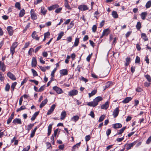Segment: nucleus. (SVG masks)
I'll return each instance as SVG.
<instances>
[{
    "label": "nucleus",
    "mask_w": 151,
    "mask_h": 151,
    "mask_svg": "<svg viewBox=\"0 0 151 151\" xmlns=\"http://www.w3.org/2000/svg\"><path fill=\"white\" fill-rule=\"evenodd\" d=\"M102 100L103 98L102 97L98 96L94 99L93 101L88 103L87 105L89 106L95 107L98 105V103Z\"/></svg>",
    "instance_id": "f257e3e1"
},
{
    "label": "nucleus",
    "mask_w": 151,
    "mask_h": 151,
    "mask_svg": "<svg viewBox=\"0 0 151 151\" xmlns=\"http://www.w3.org/2000/svg\"><path fill=\"white\" fill-rule=\"evenodd\" d=\"M30 15L31 18L32 20H36L37 18V15L34 9H31L30 11Z\"/></svg>",
    "instance_id": "f03ea898"
},
{
    "label": "nucleus",
    "mask_w": 151,
    "mask_h": 151,
    "mask_svg": "<svg viewBox=\"0 0 151 151\" xmlns=\"http://www.w3.org/2000/svg\"><path fill=\"white\" fill-rule=\"evenodd\" d=\"M78 91L76 89H73L68 92V95L71 96H76L78 94Z\"/></svg>",
    "instance_id": "7ed1b4c3"
},
{
    "label": "nucleus",
    "mask_w": 151,
    "mask_h": 151,
    "mask_svg": "<svg viewBox=\"0 0 151 151\" xmlns=\"http://www.w3.org/2000/svg\"><path fill=\"white\" fill-rule=\"evenodd\" d=\"M52 89L57 93L58 94H61L63 93V91L62 90L61 88L57 86H55L53 87Z\"/></svg>",
    "instance_id": "20e7f679"
},
{
    "label": "nucleus",
    "mask_w": 151,
    "mask_h": 151,
    "mask_svg": "<svg viewBox=\"0 0 151 151\" xmlns=\"http://www.w3.org/2000/svg\"><path fill=\"white\" fill-rule=\"evenodd\" d=\"M119 112V107H116L114 109L112 114L114 118H116L118 116Z\"/></svg>",
    "instance_id": "39448f33"
},
{
    "label": "nucleus",
    "mask_w": 151,
    "mask_h": 151,
    "mask_svg": "<svg viewBox=\"0 0 151 151\" xmlns=\"http://www.w3.org/2000/svg\"><path fill=\"white\" fill-rule=\"evenodd\" d=\"M7 76L12 80H16L17 79L15 76L11 72H8L7 74Z\"/></svg>",
    "instance_id": "423d86ee"
},
{
    "label": "nucleus",
    "mask_w": 151,
    "mask_h": 151,
    "mask_svg": "<svg viewBox=\"0 0 151 151\" xmlns=\"http://www.w3.org/2000/svg\"><path fill=\"white\" fill-rule=\"evenodd\" d=\"M6 29L9 35L10 36H12L14 33V30L13 27L11 26H9L7 27Z\"/></svg>",
    "instance_id": "0eeeda50"
},
{
    "label": "nucleus",
    "mask_w": 151,
    "mask_h": 151,
    "mask_svg": "<svg viewBox=\"0 0 151 151\" xmlns=\"http://www.w3.org/2000/svg\"><path fill=\"white\" fill-rule=\"evenodd\" d=\"M78 9L80 10L84 11L88 10V7L86 5H81L78 6Z\"/></svg>",
    "instance_id": "6e6552de"
},
{
    "label": "nucleus",
    "mask_w": 151,
    "mask_h": 151,
    "mask_svg": "<svg viewBox=\"0 0 151 151\" xmlns=\"http://www.w3.org/2000/svg\"><path fill=\"white\" fill-rule=\"evenodd\" d=\"M55 104L52 105L50 109L48 110L47 114V115H50L53 111L55 108Z\"/></svg>",
    "instance_id": "1a4fd4ad"
},
{
    "label": "nucleus",
    "mask_w": 151,
    "mask_h": 151,
    "mask_svg": "<svg viewBox=\"0 0 151 151\" xmlns=\"http://www.w3.org/2000/svg\"><path fill=\"white\" fill-rule=\"evenodd\" d=\"M31 36L32 38L38 41L39 40L40 37L36 34V32L35 31H34L33 32Z\"/></svg>",
    "instance_id": "9d476101"
},
{
    "label": "nucleus",
    "mask_w": 151,
    "mask_h": 151,
    "mask_svg": "<svg viewBox=\"0 0 151 151\" xmlns=\"http://www.w3.org/2000/svg\"><path fill=\"white\" fill-rule=\"evenodd\" d=\"M47 12V10L45 8V7L42 6L40 9V13L41 15L45 16Z\"/></svg>",
    "instance_id": "9b49d317"
},
{
    "label": "nucleus",
    "mask_w": 151,
    "mask_h": 151,
    "mask_svg": "<svg viewBox=\"0 0 151 151\" xmlns=\"http://www.w3.org/2000/svg\"><path fill=\"white\" fill-rule=\"evenodd\" d=\"M136 141H134L132 143L127 144L126 145V149L127 150H128L131 149L132 147L136 144Z\"/></svg>",
    "instance_id": "f8f14e48"
},
{
    "label": "nucleus",
    "mask_w": 151,
    "mask_h": 151,
    "mask_svg": "<svg viewBox=\"0 0 151 151\" xmlns=\"http://www.w3.org/2000/svg\"><path fill=\"white\" fill-rule=\"evenodd\" d=\"M37 64V59L33 57L32 59L31 65L32 67H35Z\"/></svg>",
    "instance_id": "ddd939ff"
},
{
    "label": "nucleus",
    "mask_w": 151,
    "mask_h": 151,
    "mask_svg": "<svg viewBox=\"0 0 151 151\" xmlns=\"http://www.w3.org/2000/svg\"><path fill=\"white\" fill-rule=\"evenodd\" d=\"M12 123L15 124H21L22 123L21 119L18 118L14 119Z\"/></svg>",
    "instance_id": "4468645a"
},
{
    "label": "nucleus",
    "mask_w": 151,
    "mask_h": 151,
    "mask_svg": "<svg viewBox=\"0 0 151 151\" xmlns=\"http://www.w3.org/2000/svg\"><path fill=\"white\" fill-rule=\"evenodd\" d=\"M59 6L58 4H54L48 7L47 8L48 10L51 11L58 8Z\"/></svg>",
    "instance_id": "2eb2a0df"
},
{
    "label": "nucleus",
    "mask_w": 151,
    "mask_h": 151,
    "mask_svg": "<svg viewBox=\"0 0 151 151\" xmlns=\"http://www.w3.org/2000/svg\"><path fill=\"white\" fill-rule=\"evenodd\" d=\"M14 112H13L11 114L9 117L8 118L7 121V124H9L11 122L12 119L14 118Z\"/></svg>",
    "instance_id": "dca6fc26"
},
{
    "label": "nucleus",
    "mask_w": 151,
    "mask_h": 151,
    "mask_svg": "<svg viewBox=\"0 0 151 151\" xmlns=\"http://www.w3.org/2000/svg\"><path fill=\"white\" fill-rule=\"evenodd\" d=\"M109 107V102L107 101L105 103L102 105L101 106V108L102 109H107Z\"/></svg>",
    "instance_id": "f3484780"
},
{
    "label": "nucleus",
    "mask_w": 151,
    "mask_h": 151,
    "mask_svg": "<svg viewBox=\"0 0 151 151\" xmlns=\"http://www.w3.org/2000/svg\"><path fill=\"white\" fill-rule=\"evenodd\" d=\"M0 68L3 72H4L5 71L6 66L4 62H2L1 61H0Z\"/></svg>",
    "instance_id": "a211bd4d"
},
{
    "label": "nucleus",
    "mask_w": 151,
    "mask_h": 151,
    "mask_svg": "<svg viewBox=\"0 0 151 151\" xmlns=\"http://www.w3.org/2000/svg\"><path fill=\"white\" fill-rule=\"evenodd\" d=\"M112 127L114 129L120 128L122 127V125L120 123H116L112 124Z\"/></svg>",
    "instance_id": "6ab92c4d"
},
{
    "label": "nucleus",
    "mask_w": 151,
    "mask_h": 151,
    "mask_svg": "<svg viewBox=\"0 0 151 151\" xmlns=\"http://www.w3.org/2000/svg\"><path fill=\"white\" fill-rule=\"evenodd\" d=\"M60 73L63 76L67 75L68 74V71L66 69H63L60 70Z\"/></svg>",
    "instance_id": "aec40b11"
},
{
    "label": "nucleus",
    "mask_w": 151,
    "mask_h": 151,
    "mask_svg": "<svg viewBox=\"0 0 151 151\" xmlns=\"http://www.w3.org/2000/svg\"><path fill=\"white\" fill-rule=\"evenodd\" d=\"M65 3L64 5L65 7L67 9L69 10H71L72 8L70 7V6L69 5L68 1V0H65Z\"/></svg>",
    "instance_id": "412c9836"
},
{
    "label": "nucleus",
    "mask_w": 151,
    "mask_h": 151,
    "mask_svg": "<svg viewBox=\"0 0 151 151\" xmlns=\"http://www.w3.org/2000/svg\"><path fill=\"white\" fill-rule=\"evenodd\" d=\"M132 99V98L130 97H128L126 98L122 101V102L124 104H126L128 103L129 101Z\"/></svg>",
    "instance_id": "4be33fe9"
},
{
    "label": "nucleus",
    "mask_w": 151,
    "mask_h": 151,
    "mask_svg": "<svg viewBox=\"0 0 151 151\" xmlns=\"http://www.w3.org/2000/svg\"><path fill=\"white\" fill-rule=\"evenodd\" d=\"M126 63H125V65L126 66H128L131 61V58L127 57L125 59Z\"/></svg>",
    "instance_id": "5701e85b"
},
{
    "label": "nucleus",
    "mask_w": 151,
    "mask_h": 151,
    "mask_svg": "<svg viewBox=\"0 0 151 151\" xmlns=\"http://www.w3.org/2000/svg\"><path fill=\"white\" fill-rule=\"evenodd\" d=\"M47 99H45L41 102L40 105V107L41 108L43 107L47 103Z\"/></svg>",
    "instance_id": "b1692460"
},
{
    "label": "nucleus",
    "mask_w": 151,
    "mask_h": 151,
    "mask_svg": "<svg viewBox=\"0 0 151 151\" xmlns=\"http://www.w3.org/2000/svg\"><path fill=\"white\" fill-rule=\"evenodd\" d=\"M79 42V38H76L74 44L72 46V47L73 48L74 47H77L78 46Z\"/></svg>",
    "instance_id": "393cba45"
},
{
    "label": "nucleus",
    "mask_w": 151,
    "mask_h": 151,
    "mask_svg": "<svg viewBox=\"0 0 151 151\" xmlns=\"http://www.w3.org/2000/svg\"><path fill=\"white\" fill-rule=\"evenodd\" d=\"M53 125V124H50L49 125L48 127V129H47V135L48 136H49L51 133L52 127Z\"/></svg>",
    "instance_id": "a878e982"
},
{
    "label": "nucleus",
    "mask_w": 151,
    "mask_h": 151,
    "mask_svg": "<svg viewBox=\"0 0 151 151\" xmlns=\"http://www.w3.org/2000/svg\"><path fill=\"white\" fill-rule=\"evenodd\" d=\"M39 113H40L39 111L36 112L34 114L33 116L31 117V120L32 121H34L36 118V117H37V116L38 115Z\"/></svg>",
    "instance_id": "bb28decb"
},
{
    "label": "nucleus",
    "mask_w": 151,
    "mask_h": 151,
    "mask_svg": "<svg viewBox=\"0 0 151 151\" xmlns=\"http://www.w3.org/2000/svg\"><path fill=\"white\" fill-rule=\"evenodd\" d=\"M126 127H123L122 129L119 130V131L117 132V133L114 136H115L117 134L120 135L121 134L124 132V131L126 129Z\"/></svg>",
    "instance_id": "cd10ccee"
},
{
    "label": "nucleus",
    "mask_w": 151,
    "mask_h": 151,
    "mask_svg": "<svg viewBox=\"0 0 151 151\" xmlns=\"http://www.w3.org/2000/svg\"><path fill=\"white\" fill-rule=\"evenodd\" d=\"M147 15V12H142L140 15L141 18L143 20H144L145 19Z\"/></svg>",
    "instance_id": "c85d7f7f"
},
{
    "label": "nucleus",
    "mask_w": 151,
    "mask_h": 151,
    "mask_svg": "<svg viewBox=\"0 0 151 151\" xmlns=\"http://www.w3.org/2000/svg\"><path fill=\"white\" fill-rule=\"evenodd\" d=\"M110 32L109 29L108 28L104 29L103 30L102 33L103 35L107 36Z\"/></svg>",
    "instance_id": "c756f323"
},
{
    "label": "nucleus",
    "mask_w": 151,
    "mask_h": 151,
    "mask_svg": "<svg viewBox=\"0 0 151 151\" xmlns=\"http://www.w3.org/2000/svg\"><path fill=\"white\" fill-rule=\"evenodd\" d=\"M66 114L65 111H62L61 114L60 119L63 120L65 119L66 117Z\"/></svg>",
    "instance_id": "7c9ffc66"
},
{
    "label": "nucleus",
    "mask_w": 151,
    "mask_h": 151,
    "mask_svg": "<svg viewBox=\"0 0 151 151\" xmlns=\"http://www.w3.org/2000/svg\"><path fill=\"white\" fill-rule=\"evenodd\" d=\"M141 37L145 41H147L148 40V39L147 37L146 34L144 33H142L141 34Z\"/></svg>",
    "instance_id": "2f4dec72"
},
{
    "label": "nucleus",
    "mask_w": 151,
    "mask_h": 151,
    "mask_svg": "<svg viewBox=\"0 0 151 151\" xmlns=\"http://www.w3.org/2000/svg\"><path fill=\"white\" fill-rule=\"evenodd\" d=\"M17 83L16 82H15L13 83L11 86V91L12 92H13L14 91V88L17 85Z\"/></svg>",
    "instance_id": "473e14b6"
},
{
    "label": "nucleus",
    "mask_w": 151,
    "mask_h": 151,
    "mask_svg": "<svg viewBox=\"0 0 151 151\" xmlns=\"http://www.w3.org/2000/svg\"><path fill=\"white\" fill-rule=\"evenodd\" d=\"M79 119V117L78 115L73 116L71 118V120L76 122L78 121Z\"/></svg>",
    "instance_id": "72a5a7b5"
},
{
    "label": "nucleus",
    "mask_w": 151,
    "mask_h": 151,
    "mask_svg": "<svg viewBox=\"0 0 151 151\" xmlns=\"http://www.w3.org/2000/svg\"><path fill=\"white\" fill-rule=\"evenodd\" d=\"M25 13V10L24 9H22L20 11L19 14V16L20 17H23Z\"/></svg>",
    "instance_id": "f704fd0d"
},
{
    "label": "nucleus",
    "mask_w": 151,
    "mask_h": 151,
    "mask_svg": "<svg viewBox=\"0 0 151 151\" xmlns=\"http://www.w3.org/2000/svg\"><path fill=\"white\" fill-rule=\"evenodd\" d=\"M136 28L138 30H139L142 27L141 24L140 22H137V24L136 26Z\"/></svg>",
    "instance_id": "c9c22d12"
},
{
    "label": "nucleus",
    "mask_w": 151,
    "mask_h": 151,
    "mask_svg": "<svg viewBox=\"0 0 151 151\" xmlns=\"http://www.w3.org/2000/svg\"><path fill=\"white\" fill-rule=\"evenodd\" d=\"M112 15L113 17L115 18H117L118 17V15L116 12L113 11L112 12Z\"/></svg>",
    "instance_id": "e433bc0d"
},
{
    "label": "nucleus",
    "mask_w": 151,
    "mask_h": 151,
    "mask_svg": "<svg viewBox=\"0 0 151 151\" xmlns=\"http://www.w3.org/2000/svg\"><path fill=\"white\" fill-rule=\"evenodd\" d=\"M64 35V32H61L58 34V36L57 39V41H58L60 40L62 37Z\"/></svg>",
    "instance_id": "4c0bfd02"
},
{
    "label": "nucleus",
    "mask_w": 151,
    "mask_h": 151,
    "mask_svg": "<svg viewBox=\"0 0 151 151\" xmlns=\"http://www.w3.org/2000/svg\"><path fill=\"white\" fill-rule=\"evenodd\" d=\"M97 93V90H93L91 93H88L89 95V97L90 98L91 97L93 96L95 94H96Z\"/></svg>",
    "instance_id": "58836bf2"
},
{
    "label": "nucleus",
    "mask_w": 151,
    "mask_h": 151,
    "mask_svg": "<svg viewBox=\"0 0 151 151\" xmlns=\"http://www.w3.org/2000/svg\"><path fill=\"white\" fill-rule=\"evenodd\" d=\"M34 124H30L27 125V130L29 132L30 129H31L34 126Z\"/></svg>",
    "instance_id": "ea45409f"
},
{
    "label": "nucleus",
    "mask_w": 151,
    "mask_h": 151,
    "mask_svg": "<svg viewBox=\"0 0 151 151\" xmlns=\"http://www.w3.org/2000/svg\"><path fill=\"white\" fill-rule=\"evenodd\" d=\"M74 21L73 20L70 22V24L68 26L67 29H69L72 28L74 26Z\"/></svg>",
    "instance_id": "a19ab883"
},
{
    "label": "nucleus",
    "mask_w": 151,
    "mask_h": 151,
    "mask_svg": "<svg viewBox=\"0 0 151 151\" xmlns=\"http://www.w3.org/2000/svg\"><path fill=\"white\" fill-rule=\"evenodd\" d=\"M144 76L149 82H151V78L149 75L147 74V75H145Z\"/></svg>",
    "instance_id": "79ce46f5"
},
{
    "label": "nucleus",
    "mask_w": 151,
    "mask_h": 151,
    "mask_svg": "<svg viewBox=\"0 0 151 151\" xmlns=\"http://www.w3.org/2000/svg\"><path fill=\"white\" fill-rule=\"evenodd\" d=\"M151 6V1H148L145 5L146 8L147 9L149 8Z\"/></svg>",
    "instance_id": "37998d69"
},
{
    "label": "nucleus",
    "mask_w": 151,
    "mask_h": 151,
    "mask_svg": "<svg viewBox=\"0 0 151 151\" xmlns=\"http://www.w3.org/2000/svg\"><path fill=\"white\" fill-rule=\"evenodd\" d=\"M10 88V86L9 83L6 84L5 88V91H9Z\"/></svg>",
    "instance_id": "c03bdc74"
},
{
    "label": "nucleus",
    "mask_w": 151,
    "mask_h": 151,
    "mask_svg": "<svg viewBox=\"0 0 151 151\" xmlns=\"http://www.w3.org/2000/svg\"><path fill=\"white\" fill-rule=\"evenodd\" d=\"M26 109V107L24 106H22L17 110V112H18L21 110H24Z\"/></svg>",
    "instance_id": "a18cd8bd"
},
{
    "label": "nucleus",
    "mask_w": 151,
    "mask_h": 151,
    "mask_svg": "<svg viewBox=\"0 0 151 151\" xmlns=\"http://www.w3.org/2000/svg\"><path fill=\"white\" fill-rule=\"evenodd\" d=\"M15 48L11 47L10 48V53L12 54V56L15 52Z\"/></svg>",
    "instance_id": "49530a36"
},
{
    "label": "nucleus",
    "mask_w": 151,
    "mask_h": 151,
    "mask_svg": "<svg viewBox=\"0 0 151 151\" xmlns=\"http://www.w3.org/2000/svg\"><path fill=\"white\" fill-rule=\"evenodd\" d=\"M105 117V116L103 114L101 116H100V117L99 118L98 121L99 122H101L103 121L104 120V119Z\"/></svg>",
    "instance_id": "de8ad7c7"
},
{
    "label": "nucleus",
    "mask_w": 151,
    "mask_h": 151,
    "mask_svg": "<svg viewBox=\"0 0 151 151\" xmlns=\"http://www.w3.org/2000/svg\"><path fill=\"white\" fill-rule=\"evenodd\" d=\"M15 7L17 8L19 10L21 9L20 4L19 2H16L15 5Z\"/></svg>",
    "instance_id": "09e8293b"
},
{
    "label": "nucleus",
    "mask_w": 151,
    "mask_h": 151,
    "mask_svg": "<svg viewBox=\"0 0 151 151\" xmlns=\"http://www.w3.org/2000/svg\"><path fill=\"white\" fill-rule=\"evenodd\" d=\"M140 62V58L138 56L136 57L135 60V63H139Z\"/></svg>",
    "instance_id": "8fccbe9b"
},
{
    "label": "nucleus",
    "mask_w": 151,
    "mask_h": 151,
    "mask_svg": "<svg viewBox=\"0 0 151 151\" xmlns=\"http://www.w3.org/2000/svg\"><path fill=\"white\" fill-rule=\"evenodd\" d=\"M46 146L47 147V149H52V147L51 145V143L49 142H47L46 143Z\"/></svg>",
    "instance_id": "3c124183"
},
{
    "label": "nucleus",
    "mask_w": 151,
    "mask_h": 151,
    "mask_svg": "<svg viewBox=\"0 0 151 151\" xmlns=\"http://www.w3.org/2000/svg\"><path fill=\"white\" fill-rule=\"evenodd\" d=\"M80 80L84 82L85 83H86L88 81V80L87 79H86L82 76H81V78H80Z\"/></svg>",
    "instance_id": "603ef678"
},
{
    "label": "nucleus",
    "mask_w": 151,
    "mask_h": 151,
    "mask_svg": "<svg viewBox=\"0 0 151 151\" xmlns=\"http://www.w3.org/2000/svg\"><path fill=\"white\" fill-rule=\"evenodd\" d=\"M31 70L34 76H38V74L37 72L35 70L33 69H32Z\"/></svg>",
    "instance_id": "864d4df0"
},
{
    "label": "nucleus",
    "mask_w": 151,
    "mask_h": 151,
    "mask_svg": "<svg viewBox=\"0 0 151 151\" xmlns=\"http://www.w3.org/2000/svg\"><path fill=\"white\" fill-rule=\"evenodd\" d=\"M57 70L56 68H55L52 72L51 74V76L52 77H53L54 76V74Z\"/></svg>",
    "instance_id": "5fc2aeb1"
},
{
    "label": "nucleus",
    "mask_w": 151,
    "mask_h": 151,
    "mask_svg": "<svg viewBox=\"0 0 151 151\" xmlns=\"http://www.w3.org/2000/svg\"><path fill=\"white\" fill-rule=\"evenodd\" d=\"M62 7H60L58 8H57V9L55 10V12L56 13H59L62 10Z\"/></svg>",
    "instance_id": "6e6d98bb"
},
{
    "label": "nucleus",
    "mask_w": 151,
    "mask_h": 151,
    "mask_svg": "<svg viewBox=\"0 0 151 151\" xmlns=\"http://www.w3.org/2000/svg\"><path fill=\"white\" fill-rule=\"evenodd\" d=\"M111 132V129H108L106 132V134L107 136H109Z\"/></svg>",
    "instance_id": "4d7b16f0"
},
{
    "label": "nucleus",
    "mask_w": 151,
    "mask_h": 151,
    "mask_svg": "<svg viewBox=\"0 0 151 151\" xmlns=\"http://www.w3.org/2000/svg\"><path fill=\"white\" fill-rule=\"evenodd\" d=\"M45 86L43 85L41 86L39 89L38 90V92H40L43 91L45 89Z\"/></svg>",
    "instance_id": "13d9d810"
},
{
    "label": "nucleus",
    "mask_w": 151,
    "mask_h": 151,
    "mask_svg": "<svg viewBox=\"0 0 151 151\" xmlns=\"http://www.w3.org/2000/svg\"><path fill=\"white\" fill-rule=\"evenodd\" d=\"M92 31L93 32H95L96 31L97 26L96 25H93L92 27Z\"/></svg>",
    "instance_id": "bf43d9fd"
},
{
    "label": "nucleus",
    "mask_w": 151,
    "mask_h": 151,
    "mask_svg": "<svg viewBox=\"0 0 151 151\" xmlns=\"http://www.w3.org/2000/svg\"><path fill=\"white\" fill-rule=\"evenodd\" d=\"M17 42H15L13 43L11 47L16 48L17 47Z\"/></svg>",
    "instance_id": "052dcab7"
},
{
    "label": "nucleus",
    "mask_w": 151,
    "mask_h": 151,
    "mask_svg": "<svg viewBox=\"0 0 151 151\" xmlns=\"http://www.w3.org/2000/svg\"><path fill=\"white\" fill-rule=\"evenodd\" d=\"M50 35V32H47L45 33L44 34V37H46L48 38H49V36Z\"/></svg>",
    "instance_id": "680f3d73"
},
{
    "label": "nucleus",
    "mask_w": 151,
    "mask_h": 151,
    "mask_svg": "<svg viewBox=\"0 0 151 151\" xmlns=\"http://www.w3.org/2000/svg\"><path fill=\"white\" fill-rule=\"evenodd\" d=\"M66 40L67 41L68 43L71 42L72 40V37L71 36H69L68 37H67Z\"/></svg>",
    "instance_id": "e2e57ef3"
},
{
    "label": "nucleus",
    "mask_w": 151,
    "mask_h": 151,
    "mask_svg": "<svg viewBox=\"0 0 151 151\" xmlns=\"http://www.w3.org/2000/svg\"><path fill=\"white\" fill-rule=\"evenodd\" d=\"M42 47V45H40L37 47L35 50V53L37 52Z\"/></svg>",
    "instance_id": "0e129e2a"
},
{
    "label": "nucleus",
    "mask_w": 151,
    "mask_h": 151,
    "mask_svg": "<svg viewBox=\"0 0 151 151\" xmlns=\"http://www.w3.org/2000/svg\"><path fill=\"white\" fill-rule=\"evenodd\" d=\"M91 138V137L89 135H86L85 137L86 141L87 142L89 141L90 140Z\"/></svg>",
    "instance_id": "69168bd1"
},
{
    "label": "nucleus",
    "mask_w": 151,
    "mask_h": 151,
    "mask_svg": "<svg viewBox=\"0 0 151 151\" xmlns=\"http://www.w3.org/2000/svg\"><path fill=\"white\" fill-rule=\"evenodd\" d=\"M27 78H25L23 81H22V82L21 86L23 85L24 83H25L27 81Z\"/></svg>",
    "instance_id": "338daca9"
},
{
    "label": "nucleus",
    "mask_w": 151,
    "mask_h": 151,
    "mask_svg": "<svg viewBox=\"0 0 151 151\" xmlns=\"http://www.w3.org/2000/svg\"><path fill=\"white\" fill-rule=\"evenodd\" d=\"M30 148V145L28 146L27 147L24 148L22 151H28Z\"/></svg>",
    "instance_id": "774afa93"
}]
</instances>
